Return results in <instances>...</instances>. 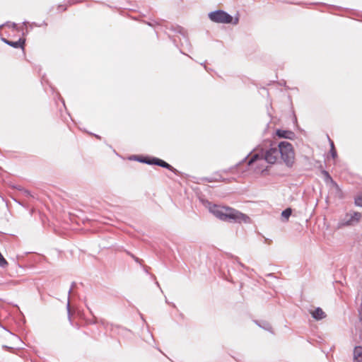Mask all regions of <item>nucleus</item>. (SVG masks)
<instances>
[{
  "label": "nucleus",
  "mask_w": 362,
  "mask_h": 362,
  "mask_svg": "<svg viewBox=\"0 0 362 362\" xmlns=\"http://www.w3.org/2000/svg\"><path fill=\"white\" fill-rule=\"evenodd\" d=\"M12 28H16V24L15 23H12Z\"/></svg>",
  "instance_id": "bb28decb"
},
{
  "label": "nucleus",
  "mask_w": 362,
  "mask_h": 362,
  "mask_svg": "<svg viewBox=\"0 0 362 362\" xmlns=\"http://www.w3.org/2000/svg\"><path fill=\"white\" fill-rule=\"evenodd\" d=\"M329 141H330L331 149H334V146L333 141L331 140H329Z\"/></svg>",
  "instance_id": "b1692460"
},
{
  "label": "nucleus",
  "mask_w": 362,
  "mask_h": 362,
  "mask_svg": "<svg viewBox=\"0 0 362 362\" xmlns=\"http://www.w3.org/2000/svg\"><path fill=\"white\" fill-rule=\"evenodd\" d=\"M355 204L358 206H362V195H359L355 198Z\"/></svg>",
  "instance_id": "a211bd4d"
},
{
  "label": "nucleus",
  "mask_w": 362,
  "mask_h": 362,
  "mask_svg": "<svg viewBox=\"0 0 362 362\" xmlns=\"http://www.w3.org/2000/svg\"><path fill=\"white\" fill-rule=\"evenodd\" d=\"M151 279H155V276L153 273H149Z\"/></svg>",
  "instance_id": "a878e982"
},
{
  "label": "nucleus",
  "mask_w": 362,
  "mask_h": 362,
  "mask_svg": "<svg viewBox=\"0 0 362 362\" xmlns=\"http://www.w3.org/2000/svg\"><path fill=\"white\" fill-rule=\"evenodd\" d=\"M291 213H292V210L291 208H287L285 210H284L281 213V216H282L283 221H288V218L291 215Z\"/></svg>",
  "instance_id": "ddd939ff"
},
{
  "label": "nucleus",
  "mask_w": 362,
  "mask_h": 362,
  "mask_svg": "<svg viewBox=\"0 0 362 362\" xmlns=\"http://www.w3.org/2000/svg\"><path fill=\"white\" fill-rule=\"evenodd\" d=\"M206 206L209 211L221 221L234 223H249L250 217L242 212L225 206L213 204L207 202Z\"/></svg>",
  "instance_id": "f257e3e1"
},
{
  "label": "nucleus",
  "mask_w": 362,
  "mask_h": 362,
  "mask_svg": "<svg viewBox=\"0 0 362 362\" xmlns=\"http://www.w3.org/2000/svg\"><path fill=\"white\" fill-rule=\"evenodd\" d=\"M325 173L327 176V180L330 182V187L332 190H334L337 194L341 193V189L339 186L337 184L335 181L329 176L327 172L325 171Z\"/></svg>",
  "instance_id": "9d476101"
},
{
  "label": "nucleus",
  "mask_w": 362,
  "mask_h": 362,
  "mask_svg": "<svg viewBox=\"0 0 362 362\" xmlns=\"http://www.w3.org/2000/svg\"><path fill=\"white\" fill-rule=\"evenodd\" d=\"M76 282H74H74H72L71 286V288H69V294H70V293H71V291H72V290L76 287Z\"/></svg>",
  "instance_id": "412c9836"
},
{
  "label": "nucleus",
  "mask_w": 362,
  "mask_h": 362,
  "mask_svg": "<svg viewBox=\"0 0 362 362\" xmlns=\"http://www.w3.org/2000/svg\"><path fill=\"white\" fill-rule=\"evenodd\" d=\"M220 274V277L228 281H232V280L230 279V273H225V272H223V273H219Z\"/></svg>",
  "instance_id": "2eb2a0df"
},
{
  "label": "nucleus",
  "mask_w": 362,
  "mask_h": 362,
  "mask_svg": "<svg viewBox=\"0 0 362 362\" xmlns=\"http://www.w3.org/2000/svg\"><path fill=\"white\" fill-rule=\"evenodd\" d=\"M67 310H68V315L69 316L70 315V306H69V303L67 304Z\"/></svg>",
  "instance_id": "393cba45"
},
{
  "label": "nucleus",
  "mask_w": 362,
  "mask_h": 362,
  "mask_svg": "<svg viewBox=\"0 0 362 362\" xmlns=\"http://www.w3.org/2000/svg\"><path fill=\"white\" fill-rule=\"evenodd\" d=\"M209 18L214 23L228 24L233 23L237 25L238 23V18H233L232 16L223 10H216L210 12L208 14Z\"/></svg>",
  "instance_id": "7ed1b4c3"
},
{
  "label": "nucleus",
  "mask_w": 362,
  "mask_h": 362,
  "mask_svg": "<svg viewBox=\"0 0 362 362\" xmlns=\"http://www.w3.org/2000/svg\"><path fill=\"white\" fill-rule=\"evenodd\" d=\"M255 322L256 323V325H257L261 328L273 333L272 327L269 322H267L266 321H262V322H259L257 320H255Z\"/></svg>",
  "instance_id": "f8f14e48"
},
{
  "label": "nucleus",
  "mask_w": 362,
  "mask_h": 362,
  "mask_svg": "<svg viewBox=\"0 0 362 362\" xmlns=\"http://www.w3.org/2000/svg\"><path fill=\"white\" fill-rule=\"evenodd\" d=\"M23 194H24L25 196H27V197L32 196V195L30 194V192L28 190H27V189H23Z\"/></svg>",
  "instance_id": "4be33fe9"
},
{
  "label": "nucleus",
  "mask_w": 362,
  "mask_h": 362,
  "mask_svg": "<svg viewBox=\"0 0 362 362\" xmlns=\"http://www.w3.org/2000/svg\"><path fill=\"white\" fill-rule=\"evenodd\" d=\"M17 284V281H8L6 282H0V284Z\"/></svg>",
  "instance_id": "6ab92c4d"
},
{
  "label": "nucleus",
  "mask_w": 362,
  "mask_h": 362,
  "mask_svg": "<svg viewBox=\"0 0 362 362\" xmlns=\"http://www.w3.org/2000/svg\"><path fill=\"white\" fill-rule=\"evenodd\" d=\"M312 317L316 320H321L326 317L325 313L320 307L316 308L310 312Z\"/></svg>",
  "instance_id": "423d86ee"
},
{
  "label": "nucleus",
  "mask_w": 362,
  "mask_h": 362,
  "mask_svg": "<svg viewBox=\"0 0 362 362\" xmlns=\"http://www.w3.org/2000/svg\"><path fill=\"white\" fill-rule=\"evenodd\" d=\"M278 148L280 150V158L287 166H292L295 158L292 145L288 141H281L278 144Z\"/></svg>",
  "instance_id": "20e7f679"
},
{
  "label": "nucleus",
  "mask_w": 362,
  "mask_h": 362,
  "mask_svg": "<svg viewBox=\"0 0 362 362\" xmlns=\"http://www.w3.org/2000/svg\"><path fill=\"white\" fill-rule=\"evenodd\" d=\"M2 40L8 45L13 47L14 48L23 47L25 40L22 39H19L18 41H10L6 39L3 38Z\"/></svg>",
  "instance_id": "9b49d317"
},
{
  "label": "nucleus",
  "mask_w": 362,
  "mask_h": 362,
  "mask_svg": "<svg viewBox=\"0 0 362 362\" xmlns=\"http://www.w3.org/2000/svg\"><path fill=\"white\" fill-rule=\"evenodd\" d=\"M206 180L208 181V182H213V181H220V180H223L221 176L220 175H218V174H216L215 175V177H213V178H206Z\"/></svg>",
  "instance_id": "dca6fc26"
},
{
  "label": "nucleus",
  "mask_w": 362,
  "mask_h": 362,
  "mask_svg": "<svg viewBox=\"0 0 362 362\" xmlns=\"http://www.w3.org/2000/svg\"><path fill=\"white\" fill-rule=\"evenodd\" d=\"M87 308H88V309L89 310L90 313H91V315H93V320H89L88 321V323H89V324H90V325H95V324L98 323L97 318H96V317H95V316H94V315H93V313H92V310H90V308L89 307H88V306H87Z\"/></svg>",
  "instance_id": "f3484780"
},
{
  "label": "nucleus",
  "mask_w": 362,
  "mask_h": 362,
  "mask_svg": "<svg viewBox=\"0 0 362 362\" xmlns=\"http://www.w3.org/2000/svg\"><path fill=\"white\" fill-rule=\"evenodd\" d=\"M154 165H158V166H160V167H163V168H167L174 173H175L177 170L176 169H175L173 166H171L170 164H168V163H166L165 161L161 160V159H159V158H154Z\"/></svg>",
  "instance_id": "1a4fd4ad"
},
{
  "label": "nucleus",
  "mask_w": 362,
  "mask_h": 362,
  "mask_svg": "<svg viewBox=\"0 0 362 362\" xmlns=\"http://www.w3.org/2000/svg\"><path fill=\"white\" fill-rule=\"evenodd\" d=\"M3 349H6V350H8V351H11L13 349V347H11V346H8L6 345H3Z\"/></svg>",
  "instance_id": "5701e85b"
},
{
  "label": "nucleus",
  "mask_w": 362,
  "mask_h": 362,
  "mask_svg": "<svg viewBox=\"0 0 362 362\" xmlns=\"http://www.w3.org/2000/svg\"><path fill=\"white\" fill-rule=\"evenodd\" d=\"M280 150L277 146H272L264 152L261 153H255L252 156L248 161V165H250L256 161L265 160L268 163L274 164L280 158Z\"/></svg>",
  "instance_id": "f03ea898"
},
{
  "label": "nucleus",
  "mask_w": 362,
  "mask_h": 362,
  "mask_svg": "<svg viewBox=\"0 0 362 362\" xmlns=\"http://www.w3.org/2000/svg\"><path fill=\"white\" fill-rule=\"evenodd\" d=\"M276 134L279 138L293 139L295 137V134L288 130L277 129Z\"/></svg>",
  "instance_id": "0eeeda50"
},
{
  "label": "nucleus",
  "mask_w": 362,
  "mask_h": 362,
  "mask_svg": "<svg viewBox=\"0 0 362 362\" xmlns=\"http://www.w3.org/2000/svg\"><path fill=\"white\" fill-rule=\"evenodd\" d=\"M272 273H269V274H268V275H267V276H272Z\"/></svg>",
  "instance_id": "c85d7f7f"
},
{
  "label": "nucleus",
  "mask_w": 362,
  "mask_h": 362,
  "mask_svg": "<svg viewBox=\"0 0 362 362\" xmlns=\"http://www.w3.org/2000/svg\"><path fill=\"white\" fill-rule=\"evenodd\" d=\"M330 153L333 158H335L337 157V151H336L335 148L330 149Z\"/></svg>",
  "instance_id": "aec40b11"
},
{
  "label": "nucleus",
  "mask_w": 362,
  "mask_h": 362,
  "mask_svg": "<svg viewBox=\"0 0 362 362\" xmlns=\"http://www.w3.org/2000/svg\"><path fill=\"white\" fill-rule=\"evenodd\" d=\"M156 285H157L158 287H160V285H159V284H158V281H156Z\"/></svg>",
  "instance_id": "cd10ccee"
},
{
  "label": "nucleus",
  "mask_w": 362,
  "mask_h": 362,
  "mask_svg": "<svg viewBox=\"0 0 362 362\" xmlns=\"http://www.w3.org/2000/svg\"><path fill=\"white\" fill-rule=\"evenodd\" d=\"M2 27V25L0 26V28Z\"/></svg>",
  "instance_id": "c756f323"
},
{
  "label": "nucleus",
  "mask_w": 362,
  "mask_h": 362,
  "mask_svg": "<svg viewBox=\"0 0 362 362\" xmlns=\"http://www.w3.org/2000/svg\"><path fill=\"white\" fill-rule=\"evenodd\" d=\"M362 214L360 212L353 211L346 214L344 217L339 222L340 226H353L356 225L361 220Z\"/></svg>",
  "instance_id": "39448f33"
},
{
  "label": "nucleus",
  "mask_w": 362,
  "mask_h": 362,
  "mask_svg": "<svg viewBox=\"0 0 362 362\" xmlns=\"http://www.w3.org/2000/svg\"><path fill=\"white\" fill-rule=\"evenodd\" d=\"M354 362H362V346H356L353 351Z\"/></svg>",
  "instance_id": "6e6552de"
},
{
  "label": "nucleus",
  "mask_w": 362,
  "mask_h": 362,
  "mask_svg": "<svg viewBox=\"0 0 362 362\" xmlns=\"http://www.w3.org/2000/svg\"><path fill=\"white\" fill-rule=\"evenodd\" d=\"M138 160L141 163H146L148 165H154V163H153L154 158H141V159H138Z\"/></svg>",
  "instance_id": "4468645a"
}]
</instances>
